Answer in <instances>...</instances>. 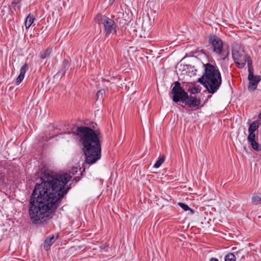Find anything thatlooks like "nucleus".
<instances>
[{"mask_svg":"<svg viewBox=\"0 0 261 261\" xmlns=\"http://www.w3.org/2000/svg\"><path fill=\"white\" fill-rule=\"evenodd\" d=\"M71 179L67 173L55 175L47 171L41 174V182L35 186L29 204V214L33 224H43L53 218L68 192L66 186Z\"/></svg>","mask_w":261,"mask_h":261,"instance_id":"1","label":"nucleus"},{"mask_svg":"<svg viewBox=\"0 0 261 261\" xmlns=\"http://www.w3.org/2000/svg\"><path fill=\"white\" fill-rule=\"evenodd\" d=\"M62 138L69 140L77 137L83 146L85 162L88 164L96 162L101 158V143L100 133L89 126H81L73 127L71 130L61 133Z\"/></svg>","mask_w":261,"mask_h":261,"instance_id":"2","label":"nucleus"},{"mask_svg":"<svg viewBox=\"0 0 261 261\" xmlns=\"http://www.w3.org/2000/svg\"><path fill=\"white\" fill-rule=\"evenodd\" d=\"M204 73L198 79L201 84L211 94L215 93L222 84V78L220 72L216 66L207 63L204 64Z\"/></svg>","mask_w":261,"mask_h":261,"instance_id":"3","label":"nucleus"},{"mask_svg":"<svg viewBox=\"0 0 261 261\" xmlns=\"http://www.w3.org/2000/svg\"><path fill=\"white\" fill-rule=\"evenodd\" d=\"M208 41L213 52L218 56L221 60H225L228 58L229 55V48L223 45V42L219 37L214 34L210 35Z\"/></svg>","mask_w":261,"mask_h":261,"instance_id":"4","label":"nucleus"},{"mask_svg":"<svg viewBox=\"0 0 261 261\" xmlns=\"http://www.w3.org/2000/svg\"><path fill=\"white\" fill-rule=\"evenodd\" d=\"M95 21L99 24H102L103 26V34L108 37L116 36L117 32V26L115 20L105 15L98 14L95 17Z\"/></svg>","mask_w":261,"mask_h":261,"instance_id":"5","label":"nucleus"},{"mask_svg":"<svg viewBox=\"0 0 261 261\" xmlns=\"http://www.w3.org/2000/svg\"><path fill=\"white\" fill-rule=\"evenodd\" d=\"M172 100L174 102H185L189 98L188 94L180 86L179 82L174 83V86L171 90Z\"/></svg>","mask_w":261,"mask_h":261,"instance_id":"6","label":"nucleus"},{"mask_svg":"<svg viewBox=\"0 0 261 261\" xmlns=\"http://www.w3.org/2000/svg\"><path fill=\"white\" fill-rule=\"evenodd\" d=\"M248 70L249 72L248 79L249 81L248 89L250 91H254L256 89L258 84L261 81V76L254 75L252 62L248 63Z\"/></svg>","mask_w":261,"mask_h":261,"instance_id":"7","label":"nucleus"},{"mask_svg":"<svg viewBox=\"0 0 261 261\" xmlns=\"http://www.w3.org/2000/svg\"><path fill=\"white\" fill-rule=\"evenodd\" d=\"M232 56L234 63L240 68H243L246 63L248 65L249 62H252L248 56L244 55L243 53L237 49H233L232 50Z\"/></svg>","mask_w":261,"mask_h":261,"instance_id":"8","label":"nucleus"},{"mask_svg":"<svg viewBox=\"0 0 261 261\" xmlns=\"http://www.w3.org/2000/svg\"><path fill=\"white\" fill-rule=\"evenodd\" d=\"M185 103L190 108H196L199 106H202L201 105V100L195 96H189V98L185 101Z\"/></svg>","mask_w":261,"mask_h":261,"instance_id":"9","label":"nucleus"},{"mask_svg":"<svg viewBox=\"0 0 261 261\" xmlns=\"http://www.w3.org/2000/svg\"><path fill=\"white\" fill-rule=\"evenodd\" d=\"M29 69V65L28 63L24 64L20 69V73L16 79V85H19L24 77L26 72Z\"/></svg>","mask_w":261,"mask_h":261,"instance_id":"10","label":"nucleus"},{"mask_svg":"<svg viewBox=\"0 0 261 261\" xmlns=\"http://www.w3.org/2000/svg\"><path fill=\"white\" fill-rule=\"evenodd\" d=\"M56 239L54 235H51L47 238L44 243V248L47 250L55 242Z\"/></svg>","mask_w":261,"mask_h":261,"instance_id":"11","label":"nucleus"},{"mask_svg":"<svg viewBox=\"0 0 261 261\" xmlns=\"http://www.w3.org/2000/svg\"><path fill=\"white\" fill-rule=\"evenodd\" d=\"M261 124L260 120H256L250 124L248 128V132L254 133Z\"/></svg>","mask_w":261,"mask_h":261,"instance_id":"12","label":"nucleus"},{"mask_svg":"<svg viewBox=\"0 0 261 261\" xmlns=\"http://www.w3.org/2000/svg\"><path fill=\"white\" fill-rule=\"evenodd\" d=\"M35 20V17L30 14L28 15L25 20V26L27 29H28L33 24Z\"/></svg>","mask_w":261,"mask_h":261,"instance_id":"13","label":"nucleus"},{"mask_svg":"<svg viewBox=\"0 0 261 261\" xmlns=\"http://www.w3.org/2000/svg\"><path fill=\"white\" fill-rule=\"evenodd\" d=\"M251 201L254 204H261V193L254 194L252 197Z\"/></svg>","mask_w":261,"mask_h":261,"instance_id":"14","label":"nucleus"},{"mask_svg":"<svg viewBox=\"0 0 261 261\" xmlns=\"http://www.w3.org/2000/svg\"><path fill=\"white\" fill-rule=\"evenodd\" d=\"M51 52V48H47L46 49L44 50L41 51L39 53V57L42 59H45L48 58Z\"/></svg>","mask_w":261,"mask_h":261,"instance_id":"15","label":"nucleus"},{"mask_svg":"<svg viewBox=\"0 0 261 261\" xmlns=\"http://www.w3.org/2000/svg\"><path fill=\"white\" fill-rule=\"evenodd\" d=\"M178 205L185 211H190L191 214H194L195 211L193 209L191 208L187 204L182 202H178Z\"/></svg>","mask_w":261,"mask_h":261,"instance_id":"16","label":"nucleus"},{"mask_svg":"<svg viewBox=\"0 0 261 261\" xmlns=\"http://www.w3.org/2000/svg\"><path fill=\"white\" fill-rule=\"evenodd\" d=\"M165 160V157L164 155L160 156L159 158L158 159V160L156 161V162L154 164L153 167L155 168H159L161 166V165L164 163Z\"/></svg>","mask_w":261,"mask_h":261,"instance_id":"17","label":"nucleus"},{"mask_svg":"<svg viewBox=\"0 0 261 261\" xmlns=\"http://www.w3.org/2000/svg\"><path fill=\"white\" fill-rule=\"evenodd\" d=\"M236 256L232 253H229L224 257V261H236Z\"/></svg>","mask_w":261,"mask_h":261,"instance_id":"18","label":"nucleus"},{"mask_svg":"<svg viewBox=\"0 0 261 261\" xmlns=\"http://www.w3.org/2000/svg\"><path fill=\"white\" fill-rule=\"evenodd\" d=\"M252 148L255 150L259 151L261 150L260 145L256 141H252L250 142Z\"/></svg>","mask_w":261,"mask_h":261,"instance_id":"19","label":"nucleus"},{"mask_svg":"<svg viewBox=\"0 0 261 261\" xmlns=\"http://www.w3.org/2000/svg\"><path fill=\"white\" fill-rule=\"evenodd\" d=\"M105 93L104 89H101L97 91L96 93L97 100H101L102 98L103 95Z\"/></svg>","mask_w":261,"mask_h":261,"instance_id":"20","label":"nucleus"},{"mask_svg":"<svg viewBox=\"0 0 261 261\" xmlns=\"http://www.w3.org/2000/svg\"><path fill=\"white\" fill-rule=\"evenodd\" d=\"M255 135L254 133L249 132V135L247 137V140L250 143L252 141H255Z\"/></svg>","mask_w":261,"mask_h":261,"instance_id":"21","label":"nucleus"},{"mask_svg":"<svg viewBox=\"0 0 261 261\" xmlns=\"http://www.w3.org/2000/svg\"><path fill=\"white\" fill-rule=\"evenodd\" d=\"M69 66V64L68 61L67 60H64L63 62L62 68H63V72H65V71L68 69Z\"/></svg>","mask_w":261,"mask_h":261,"instance_id":"22","label":"nucleus"},{"mask_svg":"<svg viewBox=\"0 0 261 261\" xmlns=\"http://www.w3.org/2000/svg\"><path fill=\"white\" fill-rule=\"evenodd\" d=\"M199 92H200V90L197 88L195 87L192 90V93L193 94L198 93Z\"/></svg>","mask_w":261,"mask_h":261,"instance_id":"23","label":"nucleus"},{"mask_svg":"<svg viewBox=\"0 0 261 261\" xmlns=\"http://www.w3.org/2000/svg\"><path fill=\"white\" fill-rule=\"evenodd\" d=\"M77 172V168H73L70 171V172L71 173H72L73 174H74L76 173Z\"/></svg>","mask_w":261,"mask_h":261,"instance_id":"24","label":"nucleus"},{"mask_svg":"<svg viewBox=\"0 0 261 261\" xmlns=\"http://www.w3.org/2000/svg\"><path fill=\"white\" fill-rule=\"evenodd\" d=\"M224 73L226 75H227V76H229L230 73H229V71H228L227 68H226L224 70Z\"/></svg>","mask_w":261,"mask_h":261,"instance_id":"25","label":"nucleus"},{"mask_svg":"<svg viewBox=\"0 0 261 261\" xmlns=\"http://www.w3.org/2000/svg\"><path fill=\"white\" fill-rule=\"evenodd\" d=\"M19 3V0H14V1L12 3V6L13 7V5H15Z\"/></svg>","mask_w":261,"mask_h":261,"instance_id":"26","label":"nucleus"},{"mask_svg":"<svg viewBox=\"0 0 261 261\" xmlns=\"http://www.w3.org/2000/svg\"><path fill=\"white\" fill-rule=\"evenodd\" d=\"M210 261H219L218 259L215 257H212L210 259Z\"/></svg>","mask_w":261,"mask_h":261,"instance_id":"27","label":"nucleus"},{"mask_svg":"<svg viewBox=\"0 0 261 261\" xmlns=\"http://www.w3.org/2000/svg\"><path fill=\"white\" fill-rule=\"evenodd\" d=\"M74 180H75V182H77V181H79L80 180V177H75Z\"/></svg>","mask_w":261,"mask_h":261,"instance_id":"28","label":"nucleus"},{"mask_svg":"<svg viewBox=\"0 0 261 261\" xmlns=\"http://www.w3.org/2000/svg\"><path fill=\"white\" fill-rule=\"evenodd\" d=\"M53 138H54L53 136H50L49 138H48L47 137H46L45 140L46 141H47L48 140H49V139H51Z\"/></svg>","mask_w":261,"mask_h":261,"instance_id":"29","label":"nucleus"},{"mask_svg":"<svg viewBox=\"0 0 261 261\" xmlns=\"http://www.w3.org/2000/svg\"><path fill=\"white\" fill-rule=\"evenodd\" d=\"M258 118L261 119V112L258 115Z\"/></svg>","mask_w":261,"mask_h":261,"instance_id":"30","label":"nucleus"},{"mask_svg":"<svg viewBox=\"0 0 261 261\" xmlns=\"http://www.w3.org/2000/svg\"><path fill=\"white\" fill-rule=\"evenodd\" d=\"M103 81H106V80H105V79H103ZM106 81H107V82H109V81L108 80H106Z\"/></svg>","mask_w":261,"mask_h":261,"instance_id":"31","label":"nucleus"},{"mask_svg":"<svg viewBox=\"0 0 261 261\" xmlns=\"http://www.w3.org/2000/svg\"><path fill=\"white\" fill-rule=\"evenodd\" d=\"M111 2H113L115 0H110Z\"/></svg>","mask_w":261,"mask_h":261,"instance_id":"32","label":"nucleus"}]
</instances>
